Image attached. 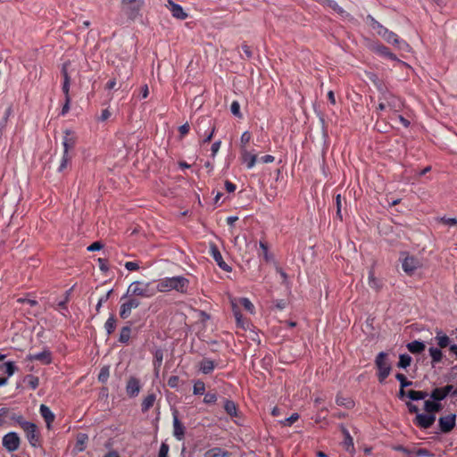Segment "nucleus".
Masks as SVG:
<instances>
[{"mask_svg":"<svg viewBox=\"0 0 457 457\" xmlns=\"http://www.w3.org/2000/svg\"><path fill=\"white\" fill-rule=\"evenodd\" d=\"M189 280L183 276L164 278L157 283L156 288L159 292H170L175 290L181 294H187L189 287Z\"/></svg>","mask_w":457,"mask_h":457,"instance_id":"nucleus-1","label":"nucleus"},{"mask_svg":"<svg viewBox=\"0 0 457 457\" xmlns=\"http://www.w3.org/2000/svg\"><path fill=\"white\" fill-rule=\"evenodd\" d=\"M408 410L411 413H415L416 417L413 420V422L422 428H428V400L423 401V410L424 413H420V407L418 404L408 402L407 403Z\"/></svg>","mask_w":457,"mask_h":457,"instance_id":"nucleus-2","label":"nucleus"},{"mask_svg":"<svg viewBox=\"0 0 457 457\" xmlns=\"http://www.w3.org/2000/svg\"><path fill=\"white\" fill-rule=\"evenodd\" d=\"M378 368V378L380 383H383L391 371V365L387 360V353L380 352L375 360Z\"/></svg>","mask_w":457,"mask_h":457,"instance_id":"nucleus-3","label":"nucleus"},{"mask_svg":"<svg viewBox=\"0 0 457 457\" xmlns=\"http://www.w3.org/2000/svg\"><path fill=\"white\" fill-rule=\"evenodd\" d=\"M144 4V0H120L122 12L129 18L135 19Z\"/></svg>","mask_w":457,"mask_h":457,"instance_id":"nucleus-4","label":"nucleus"},{"mask_svg":"<svg viewBox=\"0 0 457 457\" xmlns=\"http://www.w3.org/2000/svg\"><path fill=\"white\" fill-rule=\"evenodd\" d=\"M127 295L150 297L153 293L149 292L148 284H143L139 281L131 283L127 290V294L121 297V300L127 298Z\"/></svg>","mask_w":457,"mask_h":457,"instance_id":"nucleus-5","label":"nucleus"},{"mask_svg":"<svg viewBox=\"0 0 457 457\" xmlns=\"http://www.w3.org/2000/svg\"><path fill=\"white\" fill-rule=\"evenodd\" d=\"M122 301L124 302L120 304L119 314L121 319L125 320L130 316L133 309H136L140 305V301L129 295H127V298Z\"/></svg>","mask_w":457,"mask_h":457,"instance_id":"nucleus-6","label":"nucleus"},{"mask_svg":"<svg viewBox=\"0 0 457 457\" xmlns=\"http://www.w3.org/2000/svg\"><path fill=\"white\" fill-rule=\"evenodd\" d=\"M214 125L210 118L201 117L197 120L195 130L199 137L206 136L211 131L214 133Z\"/></svg>","mask_w":457,"mask_h":457,"instance_id":"nucleus-7","label":"nucleus"},{"mask_svg":"<svg viewBox=\"0 0 457 457\" xmlns=\"http://www.w3.org/2000/svg\"><path fill=\"white\" fill-rule=\"evenodd\" d=\"M378 34L386 41H387L390 44L396 45L400 49H404L405 47H408V45L405 42L401 41L395 33L389 31L387 29L384 27H380Z\"/></svg>","mask_w":457,"mask_h":457,"instance_id":"nucleus-8","label":"nucleus"},{"mask_svg":"<svg viewBox=\"0 0 457 457\" xmlns=\"http://www.w3.org/2000/svg\"><path fill=\"white\" fill-rule=\"evenodd\" d=\"M23 430L31 446L36 447L39 440L37 426L34 423H23Z\"/></svg>","mask_w":457,"mask_h":457,"instance_id":"nucleus-9","label":"nucleus"},{"mask_svg":"<svg viewBox=\"0 0 457 457\" xmlns=\"http://www.w3.org/2000/svg\"><path fill=\"white\" fill-rule=\"evenodd\" d=\"M3 445L9 451L13 452L19 448L20 437L15 432H10L3 437Z\"/></svg>","mask_w":457,"mask_h":457,"instance_id":"nucleus-10","label":"nucleus"},{"mask_svg":"<svg viewBox=\"0 0 457 457\" xmlns=\"http://www.w3.org/2000/svg\"><path fill=\"white\" fill-rule=\"evenodd\" d=\"M456 415L449 414L446 416L440 417L438 420V425L442 433H449L455 426Z\"/></svg>","mask_w":457,"mask_h":457,"instance_id":"nucleus-11","label":"nucleus"},{"mask_svg":"<svg viewBox=\"0 0 457 457\" xmlns=\"http://www.w3.org/2000/svg\"><path fill=\"white\" fill-rule=\"evenodd\" d=\"M210 253H211L212 257L214 259V261L217 262L218 266L221 270H223L225 271H230L231 270V267L228 266L223 261L222 255H221V253H220V252L218 249L216 245L211 244V245H210Z\"/></svg>","mask_w":457,"mask_h":457,"instance_id":"nucleus-12","label":"nucleus"},{"mask_svg":"<svg viewBox=\"0 0 457 457\" xmlns=\"http://www.w3.org/2000/svg\"><path fill=\"white\" fill-rule=\"evenodd\" d=\"M172 416H173V436L178 440H182L184 437V435H185V427L179 420L177 410L173 411Z\"/></svg>","mask_w":457,"mask_h":457,"instance_id":"nucleus-13","label":"nucleus"},{"mask_svg":"<svg viewBox=\"0 0 457 457\" xmlns=\"http://www.w3.org/2000/svg\"><path fill=\"white\" fill-rule=\"evenodd\" d=\"M76 136L71 129L64 131V137L62 140L63 152L69 153L70 150L73 149L76 144Z\"/></svg>","mask_w":457,"mask_h":457,"instance_id":"nucleus-14","label":"nucleus"},{"mask_svg":"<svg viewBox=\"0 0 457 457\" xmlns=\"http://www.w3.org/2000/svg\"><path fill=\"white\" fill-rule=\"evenodd\" d=\"M398 450L403 452L408 457L426 456L428 451L425 448L412 445L411 447L399 446Z\"/></svg>","mask_w":457,"mask_h":457,"instance_id":"nucleus-15","label":"nucleus"},{"mask_svg":"<svg viewBox=\"0 0 457 457\" xmlns=\"http://www.w3.org/2000/svg\"><path fill=\"white\" fill-rule=\"evenodd\" d=\"M453 388V386L451 385H447L444 387L436 388L430 393V399L436 401L443 400L445 397H446V395L450 394Z\"/></svg>","mask_w":457,"mask_h":457,"instance_id":"nucleus-16","label":"nucleus"},{"mask_svg":"<svg viewBox=\"0 0 457 457\" xmlns=\"http://www.w3.org/2000/svg\"><path fill=\"white\" fill-rule=\"evenodd\" d=\"M139 380L136 378H130L127 383L126 392L130 397L137 396L140 392Z\"/></svg>","mask_w":457,"mask_h":457,"instance_id":"nucleus-17","label":"nucleus"},{"mask_svg":"<svg viewBox=\"0 0 457 457\" xmlns=\"http://www.w3.org/2000/svg\"><path fill=\"white\" fill-rule=\"evenodd\" d=\"M168 3L169 9L173 17L179 20H185L187 17V14L184 12L183 8L179 4L173 3L172 0H169Z\"/></svg>","mask_w":457,"mask_h":457,"instance_id":"nucleus-18","label":"nucleus"},{"mask_svg":"<svg viewBox=\"0 0 457 457\" xmlns=\"http://www.w3.org/2000/svg\"><path fill=\"white\" fill-rule=\"evenodd\" d=\"M40 414L45 420L47 428H50L51 424L54 422L55 419V415L53 413V411L45 404L40 405L39 409Z\"/></svg>","mask_w":457,"mask_h":457,"instance_id":"nucleus-19","label":"nucleus"},{"mask_svg":"<svg viewBox=\"0 0 457 457\" xmlns=\"http://www.w3.org/2000/svg\"><path fill=\"white\" fill-rule=\"evenodd\" d=\"M241 157L243 162L246 163L247 169H252L254 167L257 161L256 154H251L245 148H243L241 152Z\"/></svg>","mask_w":457,"mask_h":457,"instance_id":"nucleus-20","label":"nucleus"},{"mask_svg":"<svg viewBox=\"0 0 457 457\" xmlns=\"http://www.w3.org/2000/svg\"><path fill=\"white\" fill-rule=\"evenodd\" d=\"M430 359H431V362L433 364V366L437 363V362H443V363H446L447 364L449 363V361L445 358L444 359V355H443V353L441 351V349L439 348H435V347H430Z\"/></svg>","mask_w":457,"mask_h":457,"instance_id":"nucleus-21","label":"nucleus"},{"mask_svg":"<svg viewBox=\"0 0 457 457\" xmlns=\"http://www.w3.org/2000/svg\"><path fill=\"white\" fill-rule=\"evenodd\" d=\"M436 333L435 339L440 349L452 345L450 337L443 333L442 330H436Z\"/></svg>","mask_w":457,"mask_h":457,"instance_id":"nucleus-22","label":"nucleus"},{"mask_svg":"<svg viewBox=\"0 0 457 457\" xmlns=\"http://www.w3.org/2000/svg\"><path fill=\"white\" fill-rule=\"evenodd\" d=\"M230 453L220 448V447H213L204 453V457H228Z\"/></svg>","mask_w":457,"mask_h":457,"instance_id":"nucleus-23","label":"nucleus"},{"mask_svg":"<svg viewBox=\"0 0 457 457\" xmlns=\"http://www.w3.org/2000/svg\"><path fill=\"white\" fill-rule=\"evenodd\" d=\"M418 263V261L413 257H406L403 262L402 267L407 274H411L417 268Z\"/></svg>","mask_w":457,"mask_h":457,"instance_id":"nucleus-24","label":"nucleus"},{"mask_svg":"<svg viewBox=\"0 0 457 457\" xmlns=\"http://www.w3.org/2000/svg\"><path fill=\"white\" fill-rule=\"evenodd\" d=\"M215 368V363L209 358H204L201 362L199 369L204 374L211 373Z\"/></svg>","mask_w":457,"mask_h":457,"instance_id":"nucleus-25","label":"nucleus"},{"mask_svg":"<svg viewBox=\"0 0 457 457\" xmlns=\"http://www.w3.org/2000/svg\"><path fill=\"white\" fill-rule=\"evenodd\" d=\"M29 359L31 361H40L45 364H48L51 362V353L49 351H43L41 353L29 355Z\"/></svg>","mask_w":457,"mask_h":457,"instance_id":"nucleus-26","label":"nucleus"},{"mask_svg":"<svg viewBox=\"0 0 457 457\" xmlns=\"http://www.w3.org/2000/svg\"><path fill=\"white\" fill-rule=\"evenodd\" d=\"M156 400V395L154 393H151L147 395V396L143 400L141 404V410L143 412L148 411L154 404Z\"/></svg>","mask_w":457,"mask_h":457,"instance_id":"nucleus-27","label":"nucleus"},{"mask_svg":"<svg viewBox=\"0 0 457 457\" xmlns=\"http://www.w3.org/2000/svg\"><path fill=\"white\" fill-rule=\"evenodd\" d=\"M374 50L377 54H378L381 56L386 57L391 60H396V56L393 53H391L386 46L383 45L375 46Z\"/></svg>","mask_w":457,"mask_h":457,"instance_id":"nucleus-28","label":"nucleus"},{"mask_svg":"<svg viewBox=\"0 0 457 457\" xmlns=\"http://www.w3.org/2000/svg\"><path fill=\"white\" fill-rule=\"evenodd\" d=\"M223 408L230 417L237 416V408L233 401L226 399L223 403Z\"/></svg>","mask_w":457,"mask_h":457,"instance_id":"nucleus-29","label":"nucleus"},{"mask_svg":"<svg viewBox=\"0 0 457 457\" xmlns=\"http://www.w3.org/2000/svg\"><path fill=\"white\" fill-rule=\"evenodd\" d=\"M343 433L345 435L344 446L347 452L353 453L354 451L353 440L347 429L344 428Z\"/></svg>","mask_w":457,"mask_h":457,"instance_id":"nucleus-30","label":"nucleus"},{"mask_svg":"<svg viewBox=\"0 0 457 457\" xmlns=\"http://www.w3.org/2000/svg\"><path fill=\"white\" fill-rule=\"evenodd\" d=\"M88 436L86 434H79L76 440L75 450L77 452H82L85 449Z\"/></svg>","mask_w":457,"mask_h":457,"instance_id":"nucleus-31","label":"nucleus"},{"mask_svg":"<svg viewBox=\"0 0 457 457\" xmlns=\"http://www.w3.org/2000/svg\"><path fill=\"white\" fill-rule=\"evenodd\" d=\"M0 370L4 372L7 377H11L16 370V366L12 361H7L0 365Z\"/></svg>","mask_w":457,"mask_h":457,"instance_id":"nucleus-32","label":"nucleus"},{"mask_svg":"<svg viewBox=\"0 0 457 457\" xmlns=\"http://www.w3.org/2000/svg\"><path fill=\"white\" fill-rule=\"evenodd\" d=\"M408 350L412 353H419L425 349V344L419 341H413L407 345Z\"/></svg>","mask_w":457,"mask_h":457,"instance_id":"nucleus-33","label":"nucleus"},{"mask_svg":"<svg viewBox=\"0 0 457 457\" xmlns=\"http://www.w3.org/2000/svg\"><path fill=\"white\" fill-rule=\"evenodd\" d=\"M131 328L129 326H125L120 329L119 342L127 345L129 341Z\"/></svg>","mask_w":457,"mask_h":457,"instance_id":"nucleus-34","label":"nucleus"},{"mask_svg":"<svg viewBox=\"0 0 457 457\" xmlns=\"http://www.w3.org/2000/svg\"><path fill=\"white\" fill-rule=\"evenodd\" d=\"M427 392L424 391H415V390H410L407 392V396L411 401H420V400H425V397L427 396Z\"/></svg>","mask_w":457,"mask_h":457,"instance_id":"nucleus-35","label":"nucleus"},{"mask_svg":"<svg viewBox=\"0 0 457 457\" xmlns=\"http://www.w3.org/2000/svg\"><path fill=\"white\" fill-rule=\"evenodd\" d=\"M116 323L117 320L113 315H111L105 321L104 328L108 335H111L115 330Z\"/></svg>","mask_w":457,"mask_h":457,"instance_id":"nucleus-36","label":"nucleus"},{"mask_svg":"<svg viewBox=\"0 0 457 457\" xmlns=\"http://www.w3.org/2000/svg\"><path fill=\"white\" fill-rule=\"evenodd\" d=\"M435 220L447 227H453L457 225V220L455 218L440 217L436 218Z\"/></svg>","mask_w":457,"mask_h":457,"instance_id":"nucleus-37","label":"nucleus"},{"mask_svg":"<svg viewBox=\"0 0 457 457\" xmlns=\"http://www.w3.org/2000/svg\"><path fill=\"white\" fill-rule=\"evenodd\" d=\"M71 160V155L70 154V153L63 152L61 163L58 168V171L62 172V170H64V169H66L68 164L70 163Z\"/></svg>","mask_w":457,"mask_h":457,"instance_id":"nucleus-38","label":"nucleus"},{"mask_svg":"<svg viewBox=\"0 0 457 457\" xmlns=\"http://www.w3.org/2000/svg\"><path fill=\"white\" fill-rule=\"evenodd\" d=\"M411 362V357L409 354L403 353L399 357L398 367L406 369Z\"/></svg>","mask_w":457,"mask_h":457,"instance_id":"nucleus-39","label":"nucleus"},{"mask_svg":"<svg viewBox=\"0 0 457 457\" xmlns=\"http://www.w3.org/2000/svg\"><path fill=\"white\" fill-rule=\"evenodd\" d=\"M205 391V385L202 380H197L194 384L193 393L194 395H204Z\"/></svg>","mask_w":457,"mask_h":457,"instance_id":"nucleus-40","label":"nucleus"},{"mask_svg":"<svg viewBox=\"0 0 457 457\" xmlns=\"http://www.w3.org/2000/svg\"><path fill=\"white\" fill-rule=\"evenodd\" d=\"M24 381L27 382L32 389H36L39 385L38 378L33 375L26 376Z\"/></svg>","mask_w":457,"mask_h":457,"instance_id":"nucleus-41","label":"nucleus"},{"mask_svg":"<svg viewBox=\"0 0 457 457\" xmlns=\"http://www.w3.org/2000/svg\"><path fill=\"white\" fill-rule=\"evenodd\" d=\"M72 288L67 290L65 292V295H64V298L60 301L58 303H57V308L56 309H61V310H66L67 309V303L69 302L70 300V295H71V292Z\"/></svg>","mask_w":457,"mask_h":457,"instance_id":"nucleus-42","label":"nucleus"},{"mask_svg":"<svg viewBox=\"0 0 457 457\" xmlns=\"http://www.w3.org/2000/svg\"><path fill=\"white\" fill-rule=\"evenodd\" d=\"M109 378V367L104 366L98 375V380L102 383H105Z\"/></svg>","mask_w":457,"mask_h":457,"instance_id":"nucleus-43","label":"nucleus"},{"mask_svg":"<svg viewBox=\"0 0 457 457\" xmlns=\"http://www.w3.org/2000/svg\"><path fill=\"white\" fill-rule=\"evenodd\" d=\"M230 111L237 118L242 117V113L240 112V104L237 101H233L230 106Z\"/></svg>","mask_w":457,"mask_h":457,"instance_id":"nucleus-44","label":"nucleus"},{"mask_svg":"<svg viewBox=\"0 0 457 457\" xmlns=\"http://www.w3.org/2000/svg\"><path fill=\"white\" fill-rule=\"evenodd\" d=\"M369 285L370 287L378 289L380 287L379 281L375 278L373 271L369 273Z\"/></svg>","mask_w":457,"mask_h":457,"instance_id":"nucleus-45","label":"nucleus"},{"mask_svg":"<svg viewBox=\"0 0 457 457\" xmlns=\"http://www.w3.org/2000/svg\"><path fill=\"white\" fill-rule=\"evenodd\" d=\"M396 379L400 382L401 387H406L412 384L411 381L407 380L406 377L402 373H397L395 375Z\"/></svg>","mask_w":457,"mask_h":457,"instance_id":"nucleus-46","label":"nucleus"},{"mask_svg":"<svg viewBox=\"0 0 457 457\" xmlns=\"http://www.w3.org/2000/svg\"><path fill=\"white\" fill-rule=\"evenodd\" d=\"M240 303L246 311L250 312L251 313L253 312L254 306L248 298L240 299Z\"/></svg>","mask_w":457,"mask_h":457,"instance_id":"nucleus-47","label":"nucleus"},{"mask_svg":"<svg viewBox=\"0 0 457 457\" xmlns=\"http://www.w3.org/2000/svg\"><path fill=\"white\" fill-rule=\"evenodd\" d=\"M336 403L338 405L345 406L346 408H351L353 406V402L344 398L342 396H337Z\"/></svg>","mask_w":457,"mask_h":457,"instance_id":"nucleus-48","label":"nucleus"},{"mask_svg":"<svg viewBox=\"0 0 457 457\" xmlns=\"http://www.w3.org/2000/svg\"><path fill=\"white\" fill-rule=\"evenodd\" d=\"M299 419V415L297 413H293L290 417L287 419H285L281 423L284 426H291L293 423H295Z\"/></svg>","mask_w":457,"mask_h":457,"instance_id":"nucleus-49","label":"nucleus"},{"mask_svg":"<svg viewBox=\"0 0 457 457\" xmlns=\"http://www.w3.org/2000/svg\"><path fill=\"white\" fill-rule=\"evenodd\" d=\"M442 409V404L438 401L430 399V413H436Z\"/></svg>","mask_w":457,"mask_h":457,"instance_id":"nucleus-50","label":"nucleus"},{"mask_svg":"<svg viewBox=\"0 0 457 457\" xmlns=\"http://www.w3.org/2000/svg\"><path fill=\"white\" fill-rule=\"evenodd\" d=\"M217 401V395L214 393H207L204 395V402L207 404L214 403Z\"/></svg>","mask_w":457,"mask_h":457,"instance_id":"nucleus-51","label":"nucleus"},{"mask_svg":"<svg viewBox=\"0 0 457 457\" xmlns=\"http://www.w3.org/2000/svg\"><path fill=\"white\" fill-rule=\"evenodd\" d=\"M242 50H243L242 57L244 59H251L252 58L253 53H252V50H251L249 46L243 45L242 46Z\"/></svg>","mask_w":457,"mask_h":457,"instance_id":"nucleus-52","label":"nucleus"},{"mask_svg":"<svg viewBox=\"0 0 457 457\" xmlns=\"http://www.w3.org/2000/svg\"><path fill=\"white\" fill-rule=\"evenodd\" d=\"M169 449L170 447L166 443H162L158 457H168Z\"/></svg>","mask_w":457,"mask_h":457,"instance_id":"nucleus-53","label":"nucleus"},{"mask_svg":"<svg viewBox=\"0 0 457 457\" xmlns=\"http://www.w3.org/2000/svg\"><path fill=\"white\" fill-rule=\"evenodd\" d=\"M179 378L178 376H171L169 378L167 384L170 387L175 388L179 386Z\"/></svg>","mask_w":457,"mask_h":457,"instance_id":"nucleus-54","label":"nucleus"},{"mask_svg":"<svg viewBox=\"0 0 457 457\" xmlns=\"http://www.w3.org/2000/svg\"><path fill=\"white\" fill-rule=\"evenodd\" d=\"M251 140V134L248 131H245L242 134L240 141L242 144V149L245 148V145L249 143Z\"/></svg>","mask_w":457,"mask_h":457,"instance_id":"nucleus-55","label":"nucleus"},{"mask_svg":"<svg viewBox=\"0 0 457 457\" xmlns=\"http://www.w3.org/2000/svg\"><path fill=\"white\" fill-rule=\"evenodd\" d=\"M336 205H337V216L342 220V214H341V206H342V203H341V195H337L336 196Z\"/></svg>","mask_w":457,"mask_h":457,"instance_id":"nucleus-56","label":"nucleus"},{"mask_svg":"<svg viewBox=\"0 0 457 457\" xmlns=\"http://www.w3.org/2000/svg\"><path fill=\"white\" fill-rule=\"evenodd\" d=\"M10 112H11V108L9 107V108H7L5 110L4 116L3 120H2V121L0 122V137L2 136V130H3V129L5 126V123L7 121V119H8V116H9Z\"/></svg>","mask_w":457,"mask_h":457,"instance_id":"nucleus-57","label":"nucleus"},{"mask_svg":"<svg viewBox=\"0 0 457 457\" xmlns=\"http://www.w3.org/2000/svg\"><path fill=\"white\" fill-rule=\"evenodd\" d=\"M369 78L373 81L379 91H383V85L376 75L371 74Z\"/></svg>","mask_w":457,"mask_h":457,"instance_id":"nucleus-58","label":"nucleus"},{"mask_svg":"<svg viewBox=\"0 0 457 457\" xmlns=\"http://www.w3.org/2000/svg\"><path fill=\"white\" fill-rule=\"evenodd\" d=\"M328 5L337 12H343V9L334 0H327Z\"/></svg>","mask_w":457,"mask_h":457,"instance_id":"nucleus-59","label":"nucleus"},{"mask_svg":"<svg viewBox=\"0 0 457 457\" xmlns=\"http://www.w3.org/2000/svg\"><path fill=\"white\" fill-rule=\"evenodd\" d=\"M234 315H235L237 325L244 328L245 325H244L243 315L240 313V312L234 311Z\"/></svg>","mask_w":457,"mask_h":457,"instance_id":"nucleus-60","label":"nucleus"},{"mask_svg":"<svg viewBox=\"0 0 457 457\" xmlns=\"http://www.w3.org/2000/svg\"><path fill=\"white\" fill-rule=\"evenodd\" d=\"M12 420H13L14 421H16L17 424H19V426L23 429V423H29V421H26L23 420L22 416L21 415H15L13 414L12 416Z\"/></svg>","mask_w":457,"mask_h":457,"instance_id":"nucleus-61","label":"nucleus"},{"mask_svg":"<svg viewBox=\"0 0 457 457\" xmlns=\"http://www.w3.org/2000/svg\"><path fill=\"white\" fill-rule=\"evenodd\" d=\"M125 268L128 270H130V271H134V270H137L139 269V266L137 262H127L125 263Z\"/></svg>","mask_w":457,"mask_h":457,"instance_id":"nucleus-62","label":"nucleus"},{"mask_svg":"<svg viewBox=\"0 0 457 457\" xmlns=\"http://www.w3.org/2000/svg\"><path fill=\"white\" fill-rule=\"evenodd\" d=\"M102 247H103V245L100 242H94L87 247V250L90 252L98 251V250L102 249Z\"/></svg>","mask_w":457,"mask_h":457,"instance_id":"nucleus-63","label":"nucleus"},{"mask_svg":"<svg viewBox=\"0 0 457 457\" xmlns=\"http://www.w3.org/2000/svg\"><path fill=\"white\" fill-rule=\"evenodd\" d=\"M225 188L228 192L232 193L236 190L237 187L234 183L230 182L229 180H226Z\"/></svg>","mask_w":457,"mask_h":457,"instance_id":"nucleus-64","label":"nucleus"}]
</instances>
